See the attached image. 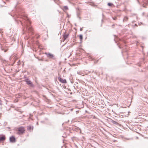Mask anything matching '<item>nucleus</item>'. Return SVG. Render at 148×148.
Returning a JSON list of instances; mask_svg holds the SVG:
<instances>
[{
  "label": "nucleus",
  "instance_id": "6",
  "mask_svg": "<svg viewBox=\"0 0 148 148\" xmlns=\"http://www.w3.org/2000/svg\"><path fill=\"white\" fill-rule=\"evenodd\" d=\"M16 138L14 136H12L10 137V141L11 143H15L16 142Z\"/></svg>",
  "mask_w": 148,
  "mask_h": 148
},
{
  "label": "nucleus",
  "instance_id": "18",
  "mask_svg": "<svg viewBox=\"0 0 148 148\" xmlns=\"http://www.w3.org/2000/svg\"><path fill=\"white\" fill-rule=\"evenodd\" d=\"M20 21V22H21V24L22 25V26H23L24 24H23V23H22V22H21V21Z\"/></svg>",
  "mask_w": 148,
  "mask_h": 148
},
{
  "label": "nucleus",
  "instance_id": "23",
  "mask_svg": "<svg viewBox=\"0 0 148 148\" xmlns=\"http://www.w3.org/2000/svg\"><path fill=\"white\" fill-rule=\"evenodd\" d=\"M122 107V108H126L125 106H121V107Z\"/></svg>",
  "mask_w": 148,
  "mask_h": 148
},
{
  "label": "nucleus",
  "instance_id": "10",
  "mask_svg": "<svg viewBox=\"0 0 148 148\" xmlns=\"http://www.w3.org/2000/svg\"><path fill=\"white\" fill-rule=\"evenodd\" d=\"M80 15V13L79 12H77V16L78 18H79L80 19H81V18L79 16Z\"/></svg>",
  "mask_w": 148,
  "mask_h": 148
},
{
  "label": "nucleus",
  "instance_id": "8",
  "mask_svg": "<svg viewBox=\"0 0 148 148\" xmlns=\"http://www.w3.org/2000/svg\"><path fill=\"white\" fill-rule=\"evenodd\" d=\"M69 36V34H64L63 35V41L64 42L68 37Z\"/></svg>",
  "mask_w": 148,
  "mask_h": 148
},
{
  "label": "nucleus",
  "instance_id": "20",
  "mask_svg": "<svg viewBox=\"0 0 148 148\" xmlns=\"http://www.w3.org/2000/svg\"><path fill=\"white\" fill-rule=\"evenodd\" d=\"M117 45H118V47H119V48H120V45H119V43H117Z\"/></svg>",
  "mask_w": 148,
  "mask_h": 148
},
{
  "label": "nucleus",
  "instance_id": "22",
  "mask_svg": "<svg viewBox=\"0 0 148 148\" xmlns=\"http://www.w3.org/2000/svg\"><path fill=\"white\" fill-rule=\"evenodd\" d=\"M142 24V23H138V25H140V24Z\"/></svg>",
  "mask_w": 148,
  "mask_h": 148
},
{
  "label": "nucleus",
  "instance_id": "17",
  "mask_svg": "<svg viewBox=\"0 0 148 148\" xmlns=\"http://www.w3.org/2000/svg\"><path fill=\"white\" fill-rule=\"evenodd\" d=\"M112 3H108V5L110 6H111L112 5Z\"/></svg>",
  "mask_w": 148,
  "mask_h": 148
},
{
  "label": "nucleus",
  "instance_id": "11",
  "mask_svg": "<svg viewBox=\"0 0 148 148\" xmlns=\"http://www.w3.org/2000/svg\"><path fill=\"white\" fill-rule=\"evenodd\" d=\"M64 9H63L64 11L65 10H68V8L67 6H65L64 7Z\"/></svg>",
  "mask_w": 148,
  "mask_h": 148
},
{
  "label": "nucleus",
  "instance_id": "29",
  "mask_svg": "<svg viewBox=\"0 0 148 148\" xmlns=\"http://www.w3.org/2000/svg\"><path fill=\"white\" fill-rule=\"evenodd\" d=\"M55 0H54V1H55Z\"/></svg>",
  "mask_w": 148,
  "mask_h": 148
},
{
  "label": "nucleus",
  "instance_id": "3",
  "mask_svg": "<svg viewBox=\"0 0 148 148\" xmlns=\"http://www.w3.org/2000/svg\"><path fill=\"white\" fill-rule=\"evenodd\" d=\"M45 54L47 55V58H51V59H55V58H54V56L53 54L50 53H45Z\"/></svg>",
  "mask_w": 148,
  "mask_h": 148
},
{
  "label": "nucleus",
  "instance_id": "4",
  "mask_svg": "<svg viewBox=\"0 0 148 148\" xmlns=\"http://www.w3.org/2000/svg\"><path fill=\"white\" fill-rule=\"evenodd\" d=\"M25 131L24 128L23 127H20L18 130V134H23Z\"/></svg>",
  "mask_w": 148,
  "mask_h": 148
},
{
  "label": "nucleus",
  "instance_id": "24",
  "mask_svg": "<svg viewBox=\"0 0 148 148\" xmlns=\"http://www.w3.org/2000/svg\"><path fill=\"white\" fill-rule=\"evenodd\" d=\"M135 25L136 26H138V25H137V24H135Z\"/></svg>",
  "mask_w": 148,
  "mask_h": 148
},
{
  "label": "nucleus",
  "instance_id": "21",
  "mask_svg": "<svg viewBox=\"0 0 148 148\" xmlns=\"http://www.w3.org/2000/svg\"><path fill=\"white\" fill-rule=\"evenodd\" d=\"M116 18V17H114V18H113V19L114 20H115Z\"/></svg>",
  "mask_w": 148,
  "mask_h": 148
},
{
  "label": "nucleus",
  "instance_id": "15",
  "mask_svg": "<svg viewBox=\"0 0 148 148\" xmlns=\"http://www.w3.org/2000/svg\"><path fill=\"white\" fill-rule=\"evenodd\" d=\"M79 38L80 40H82L83 39V36L82 35H80L79 36Z\"/></svg>",
  "mask_w": 148,
  "mask_h": 148
},
{
  "label": "nucleus",
  "instance_id": "13",
  "mask_svg": "<svg viewBox=\"0 0 148 148\" xmlns=\"http://www.w3.org/2000/svg\"><path fill=\"white\" fill-rule=\"evenodd\" d=\"M114 40L115 41V42L116 43H117V41L118 40V38H117V36H116V38H115L114 39Z\"/></svg>",
  "mask_w": 148,
  "mask_h": 148
},
{
  "label": "nucleus",
  "instance_id": "16",
  "mask_svg": "<svg viewBox=\"0 0 148 148\" xmlns=\"http://www.w3.org/2000/svg\"><path fill=\"white\" fill-rule=\"evenodd\" d=\"M73 87H74V88L75 89H77L78 88V86H75H75H73Z\"/></svg>",
  "mask_w": 148,
  "mask_h": 148
},
{
  "label": "nucleus",
  "instance_id": "5",
  "mask_svg": "<svg viewBox=\"0 0 148 148\" xmlns=\"http://www.w3.org/2000/svg\"><path fill=\"white\" fill-rule=\"evenodd\" d=\"M58 75L59 76L58 77V80L60 82L62 83H66V79L61 78V77L60 76V75L59 73H58Z\"/></svg>",
  "mask_w": 148,
  "mask_h": 148
},
{
  "label": "nucleus",
  "instance_id": "2",
  "mask_svg": "<svg viewBox=\"0 0 148 148\" xmlns=\"http://www.w3.org/2000/svg\"><path fill=\"white\" fill-rule=\"evenodd\" d=\"M28 79H29L28 78H27L24 80V81L26 82V84L28 85H29V86L32 87H34V85L32 84V82L30 80H28Z\"/></svg>",
  "mask_w": 148,
  "mask_h": 148
},
{
  "label": "nucleus",
  "instance_id": "14",
  "mask_svg": "<svg viewBox=\"0 0 148 148\" xmlns=\"http://www.w3.org/2000/svg\"><path fill=\"white\" fill-rule=\"evenodd\" d=\"M112 122L113 123H114V124H116V125L119 124L117 122H116L115 121H114L113 120H112Z\"/></svg>",
  "mask_w": 148,
  "mask_h": 148
},
{
  "label": "nucleus",
  "instance_id": "25",
  "mask_svg": "<svg viewBox=\"0 0 148 148\" xmlns=\"http://www.w3.org/2000/svg\"><path fill=\"white\" fill-rule=\"evenodd\" d=\"M67 16H68V17H69V15H68V14H67Z\"/></svg>",
  "mask_w": 148,
  "mask_h": 148
},
{
  "label": "nucleus",
  "instance_id": "27",
  "mask_svg": "<svg viewBox=\"0 0 148 148\" xmlns=\"http://www.w3.org/2000/svg\"><path fill=\"white\" fill-rule=\"evenodd\" d=\"M15 21L17 20H16V19H15Z\"/></svg>",
  "mask_w": 148,
  "mask_h": 148
},
{
  "label": "nucleus",
  "instance_id": "9",
  "mask_svg": "<svg viewBox=\"0 0 148 148\" xmlns=\"http://www.w3.org/2000/svg\"><path fill=\"white\" fill-rule=\"evenodd\" d=\"M27 130L31 132V130H32L33 129V127L31 125L27 127Z\"/></svg>",
  "mask_w": 148,
  "mask_h": 148
},
{
  "label": "nucleus",
  "instance_id": "26",
  "mask_svg": "<svg viewBox=\"0 0 148 148\" xmlns=\"http://www.w3.org/2000/svg\"><path fill=\"white\" fill-rule=\"evenodd\" d=\"M1 102H0V105H1Z\"/></svg>",
  "mask_w": 148,
  "mask_h": 148
},
{
  "label": "nucleus",
  "instance_id": "28",
  "mask_svg": "<svg viewBox=\"0 0 148 148\" xmlns=\"http://www.w3.org/2000/svg\"><path fill=\"white\" fill-rule=\"evenodd\" d=\"M101 21H103V19H102V20H101Z\"/></svg>",
  "mask_w": 148,
  "mask_h": 148
},
{
  "label": "nucleus",
  "instance_id": "1",
  "mask_svg": "<svg viewBox=\"0 0 148 148\" xmlns=\"http://www.w3.org/2000/svg\"><path fill=\"white\" fill-rule=\"evenodd\" d=\"M15 16L18 18L20 17L22 18L24 20L23 22L25 24L24 25L25 26L26 29L29 32H32L33 29L30 26L31 23L29 18L27 16L23 14H21L20 13L16 14L15 15Z\"/></svg>",
  "mask_w": 148,
  "mask_h": 148
},
{
  "label": "nucleus",
  "instance_id": "12",
  "mask_svg": "<svg viewBox=\"0 0 148 148\" xmlns=\"http://www.w3.org/2000/svg\"><path fill=\"white\" fill-rule=\"evenodd\" d=\"M128 20V18L126 17H125L124 18H123V21H127Z\"/></svg>",
  "mask_w": 148,
  "mask_h": 148
},
{
  "label": "nucleus",
  "instance_id": "7",
  "mask_svg": "<svg viewBox=\"0 0 148 148\" xmlns=\"http://www.w3.org/2000/svg\"><path fill=\"white\" fill-rule=\"evenodd\" d=\"M5 140V137L3 135H0V142L4 141Z\"/></svg>",
  "mask_w": 148,
  "mask_h": 148
},
{
  "label": "nucleus",
  "instance_id": "19",
  "mask_svg": "<svg viewBox=\"0 0 148 148\" xmlns=\"http://www.w3.org/2000/svg\"><path fill=\"white\" fill-rule=\"evenodd\" d=\"M83 27H82V28H80V31H82V30H83Z\"/></svg>",
  "mask_w": 148,
  "mask_h": 148
}]
</instances>
